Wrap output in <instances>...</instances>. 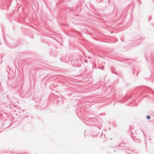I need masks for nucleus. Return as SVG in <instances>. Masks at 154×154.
<instances>
[{
    "label": "nucleus",
    "mask_w": 154,
    "mask_h": 154,
    "mask_svg": "<svg viewBox=\"0 0 154 154\" xmlns=\"http://www.w3.org/2000/svg\"><path fill=\"white\" fill-rule=\"evenodd\" d=\"M146 117L147 118V119H150V116H147Z\"/></svg>",
    "instance_id": "nucleus-1"
}]
</instances>
